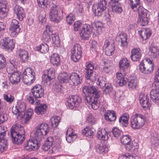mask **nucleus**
I'll return each instance as SVG.
<instances>
[{
	"label": "nucleus",
	"mask_w": 159,
	"mask_h": 159,
	"mask_svg": "<svg viewBox=\"0 0 159 159\" xmlns=\"http://www.w3.org/2000/svg\"><path fill=\"white\" fill-rule=\"evenodd\" d=\"M50 127L45 123L39 124L36 128L34 133L35 139H30V151L37 150L40 146L39 139L47 135L49 132Z\"/></svg>",
	"instance_id": "f257e3e1"
},
{
	"label": "nucleus",
	"mask_w": 159,
	"mask_h": 159,
	"mask_svg": "<svg viewBox=\"0 0 159 159\" xmlns=\"http://www.w3.org/2000/svg\"><path fill=\"white\" fill-rule=\"evenodd\" d=\"M12 140L14 143L19 144L24 140L25 132L24 128L20 125H13L10 129Z\"/></svg>",
	"instance_id": "f03ea898"
},
{
	"label": "nucleus",
	"mask_w": 159,
	"mask_h": 159,
	"mask_svg": "<svg viewBox=\"0 0 159 159\" xmlns=\"http://www.w3.org/2000/svg\"><path fill=\"white\" fill-rule=\"evenodd\" d=\"M131 127L134 129H139L144 124V117L140 114L136 113L133 115L130 120Z\"/></svg>",
	"instance_id": "7ed1b4c3"
},
{
	"label": "nucleus",
	"mask_w": 159,
	"mask_h": 159,
	"mask_svg": "<svg viewBox=\"0 0 159 159\" xmlns=\"http://www.w3.org/2000/svg\"><path fill=\"white\" fill-rule=\"evenodd\" d=\"M16 106H17L16 108H18V110L20 111V113L17 117V118L20 119L23 118L25 114L26 116L25 118L24 123H27L30 120V108L28 109L25 114L24 111L26 109V106L24 102H19Z\"/></svg>",
	"instance_id": "20e7f679"
},
{
	"label": "nucleus",
	"mask_w": 159,
	"mask_h": 159,
	"mask_svg": "<svg viewBox=\"0 0 159 159\" xmlns=\"http://www.w3.org/2000/svg\"><path fill=\"white\" fill-rule=\"evenodd\" d=\"M31 91L33 96L35 97V100H34V98L30 97V100L32 102L31 103L34 104L35 102L36 104H39V101L37 100V98H40L43 97L44 94V90L42 88L41 86L40 85H36L34 86L31 89Z\"/></svg>",
	"instance_id": "39448f33"
},
{
	"label": "nucleus",
	"mask_w": 159,
	"mask_h": 159,
	"mask_svg": "<svg viewBox=\"0 0 159 159\" xmlns=\"http://www.w3.org/2000/svg\"><path fill=\"white\" fill-rule=\"evenodd\" d=\"M62 13V9L58 6L55 5L52 6L49 13V18L51 21L57 22L61 20L59 14L60 13Z\"/></svg>",
	"instance_id": "423d86ee"
},
{
	"label": "nucleus",
	"mask_w": 159,
	"mask_h": 159,
	"mask_svg": "<svg viewBox=\"0 0 159 159\" xmlns=\"http://www.w3.org/2000/svg\"><path fill=\"white\" fill-rule=\"evenodd\" d=\"M82 54V48L79 44L75 45L71 50V58L75 62L79 61Z\"/></svg>",
	"instance_id": "0eeeda50"
},
{
	"label": "nucleus",
	"mask_w": 159,
	"mask_h": 159,
	"mask_svg": "<svg viewBox=\"0 0 159 159\" xmlns=\"http://www.w3.org/2000/svg\"><path fill=\"white\" fill-rule=\"evenodd\" d=\"M82 101L81 98L78 96H71L68 98L67 105L70 109H72L75 107H78Z\"/></svg>",
	"instance_id": "6e6552de"
},
{
	"label": "nucleus",
	"mask_w": 159,
	"mask_h": 159,
	"mask_svg": "<svg viewBox=\"0 0 159 159\" xmlns=\"http://www.w3.org/2000/svg\"><path fill=\"white\" fill-rule=\"evenodd\" d=\"M139 16V23L141 25L145 26L148 24V19L147 17L146 10L143 7H139L137 9Z\"/></svg>",
	"instance_id": "1a4fd4ad"
},
{
	"label": "nucleus",
	"mask_w": 159,
	"mask_h": 159,
	"mask_svg": "<svg viewBox=\"0 0 159 159\" xmlns=\"http://www.w3.org/2000/svg\"><path fill=\"white\" fill-rule=\"evenodd\" d=\"M93 69L94 67L91 64L89 63L87 66L85 73V78L87 79V82H89V81L93 82L96 80L95 76L93 75Z\"/></svg>",
	"instance_id": "9d476101"
},
{
	"label": "nucleus",
	"mask_w": 159,
	"mask_h": 159,
	"mask_svg": "<svg viewBox=\"0 0 159 159\" xmlns=\"http://www.w3.org/2000/svg\"><path fill=\"white\" fill-rule=\"evenodd\" d=\"M2 46L3 49L12 51L14 47L15 43L13 40L8 37L4 38L1 41Z\"/></svg>",
	"instance_id": "9b49d317"
},
{
	"label": "nucleus",
	"mask_w": 159,
	"mask_h": 159,
	"mask_svg": "<svg viewBox=\"0 0 159 159\" xmlns=\"http://www.w3.org/2000/svg\"><path fill=\"white\" fill-rule=\"evenodd\" d=\"M9 30L11 33V35L12 37L16 36L20 32V29L19 25V22L16 19H13L10 24V27Z\"/></svg>",
	"instance_id": "f8f14e48"
},
{
	"label": "nucleus",
	"mask_w": 159,
	"mask_h": 159,
	"mask_svg": "<svg viewBox=\"0 0 159 159\" xmlns=\"http://www.w3.org/2000/svg\"><path fill=\"white\" fill-rule=\"evenodd\" d=\"M69 82L72 85H77L82 79V75L79 72L78 73H72L69 76Z\"/></svg>",
	"instance_id": "ddd939ff"
},
{
	"label": "nucleus",
	"mask_w": 159,
	"mask_h": 159,
	"mask_svg": "<svg viewBox=\"0 0 159 159\" xmlns=\"http://www.w3.org/2000/svg\"><path fill=\"white\" fill-rule=\"evenodd\" d=\"M82 90L83 93L85 95H86V94L89 93L97 98L100 97V93L99 92L96 88L93 85L91 86H85L83 87Z\"/></svg>",
	"instance_id": "4468645a"
},
{
	"label": "nucleus",
	"mask_w": 159,
	"mask_h": 159,
	"mask_svg": "<svg viewBox=\"0 0 159 159\" xmlns=\"http://www.w3.org/2000/svg\"><path fill=\"white\" fill-rule=\"evenodd\" d=\"M91 32L90 26L85 24L83 25L80 34L82 39L84 40L87 39L90 36Z\"/></svg>",
	"instance_id": "2eb2a0df"
},
{
	"label": "nucleus",
	"mask_w": 159,
	"mask_h": 159,
	"mask_svg": "<svg viewBox=\"0 0 159 159\" xmlns=\"http://www.w3.org/2000/svg\"><path fill=\"white\" fill-rule=\"evenodd\" d=\"M107 2L105 0H100L98 3V6L95 9L94 13L98 16H100L103 11L106 9Z\"/></svg>",
	"instance_id": "dca6fc26"
},
{
	"label": "nucleus",
	"mask_w": 159,
	"mask_h": 159,
	"mask_svg": "<svg viewBox=\"0 0 159 159\" xmlns=\"http://www.w3.org/2000/svg\"><path fill=\"white\" fill-rule=\"evenodd\" d=\"M7 2L6 0H0V18L5 17L7 14L8 11V8H7Z\"/></svg>",
	"instance_id": "f3484780"
},
{
	"label": "nucleus",
	"mask_w": 159,
	"mask_h": 159,
	"mask_svg": "<svg viewBox=\"0 0 159 159\" xmlns=\"http://www.w3.org/2000/svg\"><path fill=\"white\" fill-rule=\"evenodd\" d=\"M17 54L22 62L25 63L28 61L29 58V53L27 51L20 49L17 52Z\"/></svg>",
	"instance_id": "a211bd4d"
},
{
	"label": "nucleus",
	"mask_w": 159,
	"mask_h": 159,
	"mask_svg": "<svg viewBox=\"0 0 159 159\" xmlns=\"http://www.w3.org/2000/svg\"><path fill=\"white\" fill-rule=\"evenodd\" d=\"M130 57L133 61H137L139 60L141 57V50L139 48H135L131 52Z\"/></svg>",
	"instance_id": "6ab92c4d"
},
{
	"label": "nucleus",
	"mask_w": 159,
	"mask_h": 159,
	"mask_svg": "<svg viewBox=\"0 0 159 159\" xmlns=\"http://www.w3.org/2000/svg\"><path fill=\"white\" fill-rule=\"evenodd\" d=\"M105 46V54L107 56H111L113 54L115 50L114 44H110V42L106 40L104 44Z\"/></svg>",
	"instance_id": "aec40b11"
},
{
	"label": "nucleus",
	"mask_w": 159,
	"mask_h": 159,
	"mask_svg": "<svg viewBox=\"0 0 159 159\" xmlns=\"http://www.w3.org/2000/svg\"><path fill=\"white\" fill-rule=\"evenodd\" d=\"M110 134L107 132L105 129L99 130L97 134V137L100 140L106 141L109 138L108 136H110Z\"/></svg>",
	"instance_id": "412c9836"
},
{
	"label": "nucleus",
	"mask_w": 159,
	"mask_h": 159,
	"mask_svg": "<svg viewBox=\"0 0 159 159\" xmlns=\"http://www.w3.org/2000/svg\"><path fill=\"white\" fill-rule=\"evenodd\" d=\"M10 82L13 84H16L20 82V77L19 74L16 73L11 75L8 76Z\"/></svg>",
	"instance_id": "4be33fe9"
},
{
	"label": "nucleus",
	"mask_w": 159,
	"mask_h": 159,
	"mask_svg": "<svg viewBox=\"0 0 159 159\" xmlns=\"http://www.w3.org/2000/svg\"><path fill=\"white\" fill-rule=\"evenodd\" d=\"M54 139L52 137L50 136L46 139L44 144L42 147V149L44 151H48L52 145Z\"/></svg>",
	"instance_id": "5701e85b"
},
{
	"label": "nucleus",
	"mask_w": 159,
	"mask_h": 159,
	"mask_svg": "<svg viewBox=\"0 0 159 159\" xmlns=\"http://www.w3.org/2000/svg\"><path fill=\"white\" fill-rule=\"evenodd\" d=\"M104 118L105 120L110 121L115 120L116 118L115 113L113 111H108L107 112L104 114Z\"/></svg>",
	"instance_id": "b1692460"
},
{
	"label": "nucleus",
	"mask_w": 159,
	"mask_h": 159,
	"mask_svg": "<svg viewBox=\"0 0 159 159\" xmlns=\"http://www.w3.org/2000/svg\"><path fill=\"white\" fill-rule=\"evenodd\" d=\"M51 28L49 26H47L45 31H44L43 34V39L46 42H49L51 39L50 35H52V32L50 30Z\"/></svg>",
	"instance_id": "393cba45"
},
{
	"label": "nucleus",
	"mask_w": 159,
	"mask_h": 159,
	"mask_svg": "<svg viewBox=\"0 0 159 159\" xmlns=\"http://www.w3.org/2000/svg\"><path fill=\"white\" fill-rule=\"evenodd\" d=\"M152 34V32L150 29H143L139 34L143 40L147 39L150 37Z\"/></svg>",
	"instance_id": "a878e982"
},
{
	"label": "nucleus",
	"mask_w": 159,
	"mask_h": 159,
	"mask_svg": "<svg viewBox=\"0 0 159 159\" xmlns=\"http://www.w3.org/2000/svg\"><path fill=\"white\" fill-rule=\"evenodd\" d=\"M150 97L152 101L155 102H159V91L158 90L153 89L150 92Z\"/></svg>",
	"instance_id": "bb28decb"
},
{
	"label": "nucleus",
	"mask_w": 159,
	"mask_h": 159,
	"mask_svg": "<svg viewBox=\"0 0 159 159\" xmlns=\"http://www.w3.org/2000/svg\"><path fill=\"white\" fill-rule=\"evenodd\" d=\"M129 115L125 113L120 116L119 119V122L122 127H126L128 125Z\"/></svg>",
	"instance_id": "cd10ccee"
},
{
	"label": "nucleus",
	"mask_w": 159,
	"mask_h": 159,
	"mask_svg": "<svg viewBox=\"0 0 159 159\" xmlns=\"http://www.w3.org/2000/svg\"><path fill=\"white\" fill-rule=\"evenodd\" d=\"M145 66H146V70H145V74H148L152 71L153 65L152 61L150 59H145Z\"/></svg>",
	"instance_id": "c85d7f7f"
},
{
	"label": "nucleus",
	"mask_w": 159,
	"mask_h": 159,
	"mask_svg": "<svg viewBox=\"0 0 159 159\" xmlns=\"http://www.w3.org/2000/svg\"><path fill=\"white\" fill-rule=\"evenodd\" d=\"M149 53L151 56L154 58L159 57V49L156 47L152 46L149 49Z\"/></svg>",
	"instance_id": "c756f323"
},
{
	"label": "nucleus",
	"mask_w": 159,
	"mask_h": 159,
	"mask_svg": "<svg viewBox=\"0 0 159 159\" xmlns=\"http://www.w3.org/2000/svg\"><path fill=\"white\" fill-rule=\"evenodd\" d=\"M37 51H39L42 53H46L49 51L48 45L45 43H42L35 48Z\"/></svg>",
	"instance_id": "7c9ffc66"
},
{
	"label": "nucleus",
	"mask_w": 159,
	"mask_h": 159,
	"mask_svg": "<svg viewBox=\"0 0 159 159\" xmlns=\"http://www.w3.org/2000/svg\"><path fill=\"white\" fill-rule=\"evenodd\" d=\"M50 61L53 66H58L60 64V57L57 53H54L51 57Z\"/></svg>",
	"instance_id": "2f4dec72"
},
{
	"label": "nucleus",
	"mask_w": 159,
	"mask_h": 159,
	"mask_svg": "<svg viewBox=\"0 0 159 159\" xmlns=\"http://www.w3.org/2000/svg\"><path fill=\"white\" fill-rule=\"evenodd\" d=\"M129 65V62L126 58L120 60L119 63V66L120 69L124 71L128 68Z\"/></svg>",
	"instance_id": "473e14b6"
},
{
	"label": "nucleus",
	"mask_w": 159,
	"mask_h": 159,
	"mask_svg": "<svg viewBox=\"0 0 159 159\" xmlns=\"http://www.w3.org/2000/svg\"><path fill=\"white\" fill-rule=\"evenodd\" d=\"M118 41L121 43V46L123 47H126L127 43L126 41L127 37L125 34L120 35L117 37Z\"/></svg>",
	"instance_id": "72a5a7b5"
},
{
	"label": "nucleus",
	"mask_w": 159,
	"mask_h": 159,
	"mask_svg": "<svg viewBox=\"0 0 159 159\" xmlns=\"http://www.w3.org/2000/svg\"><path fill=\"white\" fill-rule=\"evenodd\" d=\"M47 106L46 104H41L36 107L35 111L38 114H43L46 111Z\"/></svg>",
	"instance_id": "f704fd0d"
},
{
	"label": "nucleus",
	"mask_w": 159,
	"mask_h": 159,
	"mask_svg": "<svg viewBox=\"0 0 159 159\" xmlns=\"http://www.w3.org/2000/svg\"><path fill=\"white\" fill-rule=\"evenodd\" d=\"M82 134L86 136H89L92 138L94 134V133L91 130V128L87 127L82 130Z\"/></svg>",
	"instance_id": "c9c22d12"
},
{
	"label": "nucleus",
	"mask_w": 159,
	"mask_h": 159,
	"mask_svg": "<svg viewBox=\"0 0 159 159\" xmlns=\"http://www.w3.org/2000/svg\"><path fill=\"white\" fill-rule=\"evenodd\" d=\"M68 77L66 73L62 72L59 74L58 78L60 83H64L68 81Z\"/></svg>",
	"instance_id": "e433bc0d"
},
{
	"label": "nucleus",
	"mask_w": 159,
	"mask_h": 159,
	"mask_svg": "<svg viewBox=\"0 0 159 159\" xmlns=\"http://www.w3.org/2000/svg\"><path fill=\"white\" fill-rule=\"evenodd\" d=\"M60 119V117L59 116L52 117L51 119V126L53 128H56L59 124Z\"/></svg>",
	"instance_id": "4c0bfd02"
},
{
	"label": "nucleus",
	"mask_w": 159,
	"mask_h": 159,
	"mask_svg": "<svg viewBox=\"0 0 159 159\" xmlns=\"http://www.w3.org/2000/svg\"><path fill=\"white\" fill-rule=\"evenodd\" d=\"M99 97L98 98H94L90 103V105L93 109L96 110L98 109L99 107L100 104V101L99 100Z\"/></svg>",
	"instance_id": "58836bf2"
},
{
	"label": "nucleus",
	"mask_w": 159,
	"mask_h": 159,
	"mask_svg": "<svg viewBox=\"0 0 159 159\" xmlns=\"http://www.w3.org/2000/svg\"><path fill=\"white\" fill-rule=\"evenodd\" d=\"M29 73V69L28 68L25 70L23 72V82L24 83L28 85H30L29 76L27 75V72Z\"/></svg>",
	"instance_id": "ea45409f"
},
{
	"label": "nucleus",
	"mask_w": 159,
	"mask_h": 159,
	"mask_svg": "<svg viewBox=\"0 0 159 159\" xmlns=\"http://www.w3.org/2000/svg\"><path fill=\"white\" fill-rule=\"evenodd\" d=\"M130 5L131 8L134 11H137L138 7H140V0H130Z\"/></svg>",
	"instance_id": "a19ab883"
},
{
	"label": "nucleus",
	"mask_w": 159,
	"mask_h": 159,
	"mask_svg": "<svg viewBox=\"0 0 159 159\" xmlns=\"http://www.w3.org/2000/svg\"><path fill=\"white\" fill-rule=\"evenodd\" d=\"M120 141L121 143L125 145L131 141L129 136L128 135L122 136L120 138Z\"/></svg>",
	"instance_id": "79ce46f5"
},
{
	"label": "nucleus",
	"mask_w": 159,
	"mask_h": 159,
	"mask_svg": "<svg viewBox=\"0 0 159 159\" xmlns=\"http://www.w3.org/2000/svg\"><path fill=\"white\" fill-rule=\"evenodd\" d=\"M140 102L143 108L148 107L150 104L149 98H147L146 96H143V99L141 100Z\"/></svg>",
	"instance_id": "37998d69"
},
{
	"label": "nucleus",
	"mask_w": 159,
	"mask_h": 159,
	"mask_svg": "<svg viewBox=\"0 0 159 159\" xmlns=\"http://www.w3.org/2000/svg\"><path fill=\"white\" fill-rule=\"evenodd\" d=\"M104 66L103 68V71L106 73H108L110 71L111 68L112 66V63H109V62H104Z\"/></svg>",
	"instance_id": "c03bdc74"
},
{
	"label": "nucleus",
	"mask_w": 159,
	"mask_h": 159,
	"mask_svg": "<svg viewBox=\"0 0 159 159\" xmlns=\"http://www.w3.org/2000/svg\"><path fill=\"white\" fill-rule=\"evenodd\" d=\"M112 89L111 85L107 84L102 89V90L103 92L104 93L107 94L111 92L112 90Z\"/></svg>",
	"instance_id": "a18cd8bd"
},
{
	"label": "nucleus",
	"mask_w": 159,
	"mask_h": 159,
	"mask_svg": "<svg viewBox=\"0 0 159 159\" xmlns=\"http://www.w3.org/2000/svg\"><path fill=\"white\" fill-rule=\"evenodd\" d=\"M6 65V60L4 56L0 54V70L4 68Z\"/></svg>",
	"instance_id": "49530a36"
},
{
	"label": "nucleus",
	"mask_w": 159,
	"mask_h": 159,
	"mask_svg": "<svg viewBox=\"0 0 159 159\" xmlns=\"http://www.w3.org/2000/svg\"><path fill=\"white\" fill-rule=\"evenodd\" d=\"M16 67L13 66L9 65L7 69V71L9 75H11L16 73H17L16 71Z\"/></svg>",
	"instance_id": "de8ad7c7"
},
{
	"label": "nucleus",
	"mask_w": 159,
	"mask_h": 159,
	"mask_svg": "<svg viewBox=\"0 0 159 159\" xmlns=\"http://www.w3.org/2000/svg\"><path fill=\"white\" fill-rule=\"evenodd\" d=\"M66 21L69 24H72L74 21L75 16L72 13H70L66 16Z\"/></svg>",
	"instance_id": "09e8293b"
},
{
	"label": "nucleus",
	"mask_w": 159,
	"mask_h": 159,
	"mask_svg": "<svg viewBox=\"0 0 159 159\" xmlns=\"http://www.w3.org/2000/svg\"><path fill=\"white\" fill-rule=\"evenodd\" d=\"M114 137L118 138L121 134V131L118 129L116 128H114L112 131Z\"/></svg>",
	"instance_id": "8fccbe9b"
},
{
	"label": "nucleus",
	"mask_w": 159,
	"mask_h": 159,
	"mask_svg": "<svg viewBox=\"0 0 159 159\" xmlns=\"http://www.w3.org/2000/svg\"><path fill=\"white\" fill-rule=\"evenodd\" d=\"M140 159V158L136 157L134 159L133 156L131 154H129V153H126L125 154L123 155L122 156L120 157L119 159Z\"/></svg>",
	"instance_id": "3c124183"
},
{
	"label": "nucleus",
	"mask_w": 159,
	"mask_h": 159,
	"mask_svg": "<svg viewBox=\"0 0 159 159\" xmlns=\"http://www.w3.org/2000/svg\"><path fill=\"white\" fill-rule=\"evenodd\" d=\"M7 141L4 140V142L0 141V153H2L7 148Z\"/></svg>",
	"instance_id": "603ef678"
},
{
	"label": "nucleus",
	"mask_w": 159,
	"mask_h": 159,
	"mask_svg": "<svg viewBox=\"0 0 159 159\" xmlns=\"http://www.w3.org/2000/svg\"><path fill=\"white\" fill-rule=\"evenodd\" d=\"M42 82L44 84L46 83L47 84L49 85L51 84V81L52 80L50 78H48L47 76V74H44L42 77Z\"/></svg>",
	"instance_id": "864d4df0"
},
{
	"label": "nucleus",
	"mask_w": 159,
	"mask_h": 159,
	"mask_svg": "<svg viewBox=\"0 0 159 159\" xmlns=\"http://www.w3.org/2000/svg\"><path fill=\"white\" fill-rule=\"evenodd\" d=\"M3 97L4 100L9 103L12 102L14 98V96L11 95H10L9 96H8L6 94H3Z\"/></svg>",
	"instance_id": "5fc2aeb1"
},
{
	"label": "nucleus",
	"mask_w": 159,
	"mask_h": 159,
	"mask_svg": "<svg viewBox=\"0 0 159 159\" xmlns=\"http://www.w3.org/2000/svg\"><path fill=\"white\" fill-rule=\"evenodd\" d=\"M145 59L143 60L140 63L139 65V69L140 71L144 73L145 70H146V66H145Z\"/></svg>",
	"instance_id": "6e6d98bb"
},
{
	"label": "nucleus",
	"mask_w": 159,
	"mask_h": 159,
	"mask_svg": "<svg viewBox=\"0 0 159 159\" xmlns=\"http://www.w3.org/2000/svg\"><path fill=\"white\" fill-rule=\"evenodd\" d=\"M52 37L53 43L55 45H59L60 43L59 37L57 35H52Z\"/></svg>",
	"instance_id": "4d7b16f0"
},
{
	"label": "nucleus",
	"mask_w": 159,
	"mask_h": 159,
	"mask_svg": "<svg viewBox=\"0 0 159 159\" xmlns=\"http://www.w3.org/2000/svg\"><path fill=\"white\" fill-rule=\"evenodd\" d=\"M128 86L129 88L134 89L135 88L136 86V81L134 80H131L128 82Z\"/></svg>",
	"instance_id": "13d9d810"
},
{
	"label": "nucleus",
	"mask_w": 159,
	"mask_h": 159,
	"mask_svg": "<svg viewBox=\"0 0 159 159\" xmlns=\"http://www.w3.org/2000/svg\"><path fill=\"white\" fill-rule=\"evenodd\" d=\"M98 149L100 153L104 154L107 151L108 148L106 146L100 145Z\"/></svg>",
	"instance_id": "bf43d9fd"
},
{
	"label": "nucleus",
	"mask_w": 159,
	"mask_h": 159,
	"mask_svg": "<svg viewBox=\"0 0 159 159\" xmlns=\"http://www.w3.org/2000/svg\"><path fill=\"white\" fill-rule=\"evenodd\" d=\"M86 122L89 123V125H93L95 123V120L93 116L90 115L87 117Z\"/></svg>",
	"instance_id": "052dcab7"
},
{
	"label": "nucleus",
	"mask_w": 159,
	"mask_h": 159,
	"mask_svg": "<svg viewBox=\"0 0 159 159\" xmlns=\"http://www.w3.org/2000/svg\"><path fill=\"white\" fill-rule=\"evenodd\" d=\"M82 25V23L79 21H75L74 24V30L75 31H77L80 28Z\"/></svg>",
	"instance_id": "680f3d73"
},
{
	"label": "nucleus",
	"mask_w": 159,
	"mask_h": 159,
	"mask_svg": "<svg viewBox=\"0 0 159 159\" xmlns=\"http://www.w3.org/2000/svg\"><path fill=\"white\" fill-rule=\"evenodd\" d=\"M112 10L116 13L121 12L122 11V8L121 7L118 6L116 5H114L113 4L111 5Z\"/></svg>",
	"instance_id": "e2e57ef3"
},
{
	"label": "nucleus",
	"mask_w": 159,
	"mask_h": 159,
	"mask_svg": "<svg viewBox=\"0 0 159 159\" xmlns=\"http://www.w3.org/2000/svg\"><path fill=\"white\" fill-rule=\"evenodd\" d=\"M8 118L6 114L0 113V124L7 120Z\"/></svg>",
	"instance_id": "0e129e2a"
},
{
	"label": "nucleus",
	"mask_w": 159,
	"mask_h": 159,
	"mask_svg": "<svg viewBox=\"0 0 159 159\" xmlns=\"http://www.w3.org/2000/svg\"><path fill=\"white\" fill-rule=\"evenodd\" d=\"M8 118L6 114L0 113V124L7 120Z\"/></svg>",
	"instance_id": "69168bd1"
},
{
	"label": "nucleus",
	"mask_w": 159,
	"mask_h": 159,
	"mask_svg": "<svg viewBox=\"0 0 159 159\" xmlns=\"http://www.w3.org/2000/svg\"><path fill=\"white\" fill-rule=\"evenodd\" d=\"M16 15L19 19L20 20L22 21L25 16V13H24L23 9H22V10L19 11L18 13Z\"/></svg>",
	"instance_id": "338daca9"
},
{
	"label": "nucleus",
	"mask_w": 159,
	"mask_h": 159,
	"mask_svg": "<svg viewBox=\"0 0 159 159\" xmlns=\"http://www.w3.org/2000/svg\"><path fill=\"white\" fill-rule=\"evenodd\" d=\"M92 27L93 28L95 27L96 28L95 30L97 31L101 30V28L102 27V24L100 22L98 21L94 23Z\"/></svg>",
	"instance_id": "774afa93"
}]
</instances>
